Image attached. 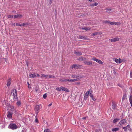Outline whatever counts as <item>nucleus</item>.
Segmentation results:
<instances>
[{"label":"nucleus","mask_w":132,"mask_h":132,"mask_svg":"<svg viewBox=\"0 0 132 132\" xmlns=\"http://www.w3.org/2000/svg\"><path fill=\"white\" fill-rule=\"evenodd\" d=\"M5 61L7 62V59H5Z\"/></svg>","instance_id":"obj_58"},{"label":"nucleus","mask_w":132,"mask_h":132,"mask_svg":"<svg viewBox=\"0 0 132 132\" xmlns=\"http://www.w3.org/2000/svg\"><path fill=\"white\" fill-rule=\"evenodd\" d=\"M13 95V96L17 95V93L16 90L15 89H13L12 92Z\"/></svg>","instance_id":"obj_7"},{"label":"nucleus","mask_w":132,"mask_h":132,"mask_svg":"<svg viewBox=\"0 0 132 132\" xmlns=\"http://www.w3.org/2000/svg\"><path fill=\"white\" fill-rule=\"evenodd\" d=\"M129 102L131 104V105L132 106V96H130L129 97Z\"/></svg>","instance_id":"obj_17"},{"label":"nucleus","mask_w":132,"mask_h":132,"mask_svg":"<svg viewBox=\"0 0 132 132\" xmlns=\"http://www.w3.org/2000/svg\"><path fill=\"white\" fill-rule=\"evenodd\" d=\"M41 106L40 105H36L35 107V113L36 114H37L39 112V110L41 108Z\"/></svg>","instance_id":"obj_2"},{"label":"nucleus","mask_w":132,"mask_h":132,"mask_svg":"<svg viewBox=\"0 0 132 132\" xmlns=\"http://www.w3.org/2000/svg\"><path fill=\"white\" fill-rule=\"evenodd\" d=\"M55 16H56L57 14H56V11H55Z\"/></svg>","instance_id":"obj_56"},{"label":"nucleus","mask_w":132,"mask_h":132,"mask_svg":"<svg viewBox=\"0 0 132 132\" xmlns=\"http://www.w3.org/2000/svg\"><path fill=\"white\" fill-rule=\"evenodd\" d=\"M93 0H88V1L90 2H92Z\"/></svg>","instance_id":"obj_59"},{"label":"nucleus","mask_w":132,"mask_h":132,"mask_svg":"<svg viewBox=\"0 0 132 132\" xmlns=\"http://www.w3.org/2000/svg\"><path fill=\"white\" fill-rule=\"evenodd\" d=\"M123 129L125 131H127V130L128 129V128H127V127H123Z\"/></svg>","instance_id":"obj_35"},{"label":"nucleus","mask_w":132,"mask_h":132,"mask_svg":"<svg viewBox=\"0 0 132 132\" xmlns=\"http://www.w3.org/2000/svg\"><path fill=\"white\" fill-rule=\"evenodd\" d=\"M119 40V39L118 38L116 37L112 39H109V41H111L112 42H115L116 41H118Z\"/></svg>","instance_id":"obj_5"},{"label":"nucleus","mask_w":132,"mask_h":132,"mask_svg":"<svg viewBox=\"0 0 132 132\" xmlns=\"http://www.w3.org/2000/svg\"><path fill=\"white\" fill-rule=\"evenodd\" d=\"M126 96L125 95H123V97H122V100H125L126 99Z\"/></svg>","instance_id":"obj_43"},{"label":"nucleus","mask_w":132,"mask_h":132,"mask_svg":"<svg viewBox=\"0 0 132 132\" xmlns=\"http://www.w3.org/2000/svg\"><path fill=\"white\" fill-rule=\"evenodd\" d=\"M84 63L85 64H87V65H90L92 64V62L89 61H87L85 62H84Z\"/></svg>","instance_id":"obj_12"},{"label":"nucleus","mask_w":132,"mask_h":132,"mask_svg":"<svg viewBox=\"0 0 132 132\" xmlns=\"http://www.w3.org/2000/svg\"><path fill=\"white\" fill-rule=\"evenodd\" d=\"M9 127L12 129H14L17 128V126L15 124L11 123L9 125Z\"/></svg>","instance_id":"obj_3"},{"label":"nucleus","mask_w":132,"mask_h":132,"mask_svg":"<svg viewBox=\"0 0 132 132\" xmlns=\"http://www.w3.org/2000/svg\"><path fill=\"white\" fill-rule=\"evenodd\" d=\"M56 89L57 91H62L61 86V87H57L56 88Z\"/></svg>","instance_id":"obj_19"},{"label":"nucleus","mask_w":132,"mask_h":132,"mask_svg":"<svg viewBox=\"0 0 132 132\" xmlns=\"http://www.w3.org/2000/svg\"><path fill=\"white\" fill-rule=\"evenodd\" d=\"M74 53L78 55H82V53L81 52H77L76 51L74 52Z\"/></svg>","instance_id":"obj_16"},{"label":"nucleus","mask_w":132,"mask_h":132,"mask_svg":"<svg viewBox=\"0 0 132 132\" xmlns=\"http://www.w3.org/2000/svg\"><path fill=\"white\" fill-rule=\"evenodd\" d=\"M114 24L116 25H119L120 24V22H114Z\"/></svg>","instance_id":"obj_30"},{"label":"nucleus","mask_w":132,"mask_h":132,"mask_svg":"<svg viewBox=\"0 0 132 132\" xmlns=\"http://www.w3.org/2000/svg\"><path fill=\"white\" fill-rule=\"evenodd\" d=\"M47 95L46 94H44L43 95V97L44 98H46V97Z\"/></svg>","instance_id":"obj_40"},{"label":"nucleus","mask_w":132,"mask_h":132,"mask_svg":"<svg viewBox=\"0 0 132 132\" xmlns=\"http://www.w3.org/2000/svg\"><path fill=\"white\" fill-rule=\"evenodd\" d=\"M92 93V91L91 89H89L88 90V91L85 94V95L84 97V99L85 100H86L88 98L89 94H91Z\"/></svg>","instance_id":"obj_1"},{"label":"nucleus","mask_w":132,"mask_h":132,"mask_svg":"<svg viewBox=\"0 0 132 132\" xmlns=\"http://www.w3.org/2000/svg\"><path fill=\"white\" fill-rule=\"evenodd\" d=\"M7 16L8 18H12L13 17V15H8Z\"/></svg>","instance_id":"obj_29"},{"label":"nucleus","mask_w":132,"mask_h":132,"mask_svg":"<svg viewBox=\"0 0 132 132\" xmlns=\"http://www.w3.org/2000/svg\"><path fill=\"white\" fill-rule=\"evenodd\" d=\"M78 80L77 79H66V81H68L70 82H74L76 81H77Z\"/></svg>","instance_id":"obj_10"},{"label":"nucleus","mask_w":132,"mask_h":132,"mask_svg":"<svg viewBox=\"0 0 132 132\" xmlns=\"http://www.w3.org/2000/svg\"><path fill=\"white\" fill-rule=\"evenodd\" d=\"M35 90L36 92H37L38 91V89L36 88L35 89Z\"/></svg>","instance_id":"obj_53"},{"label":"nucleus","mask_w":132,"mask_h":132,"mask_svg":"<svg viewBox=\"0 0 132 132\" xmlns=\"http://www.w3.org/2000/svg\"><path fill=\"white\" fill-rule=\"evenodd\" d=\"M119 119H115L113 120V122L114 123H115L116 122L118 121Z\"/></svg>","instance_id":"obj_23"},{"label":"nucleus","mask_w":132,"mask_h":132,"mask_svg":"<svg viewBox=\"0 0 132 132\" xmlns=\"http://www.w3.org/2000/svg\"><path fill=\"white\" fill-rule=\"evenodd\" d=\"M126 120L125 119H122L119 122V124L120 125H122L126 122Z\"/></svg>","instance_id":"obj_11"},{"label":"nucleus","mask_w":132,"mask_h":132,"mask_svg":"<svg viewBox=\"0 0 132 132\" xmlns=\"http://www.w3.org/2000/svg\"><path fill=\"white\" fill-rule=\"evenodd\" d=\"M10 84H11L10 82V81H8L7 82V86H10Z\"/></svg>","instance_id":"obj_37"},{"label":"nucleus","mask_w":132,"mask_h":132,"mask_svg":"<svg viewBox=\"0 0 132 132\" xmlns=\"http://www.w3.org/2000/svg\"><path fill=\"white\" fill-rule=\"evenodd\" d=\"M98 34V32H95L94 33L92 34V35L93 36H95Z\"/></svg>","instance_id":"obj_34"},{"label":"nucleus","mask_w":132,"mask_h":132,"mask_svg":"<svg viewBox=\"0 0 132 132\" xmlns=\"http://www.w3.org/2000/svg\"><path fill=\"white\" fill-rule=\"evenodd\" d=\"M16 104L18 106H19L21 105V102L20 101H17Z\"/></svg>","instance_id":"obj_28"},{"label":"nucleus","mask_w":132,"mask_h":132,"mask_svg":"<svg viewBox=\"0 0 132 132\" xmlns=\"http://www.w3.org/2000/svg\"><path fill=\"white\" fill-rule=\"evenodd\" d=\"M114 22H110V24L111 25H114Z\"/></svg>","instance_id":"obj_42"},{"label":"nucleus","mask_w":132,"mask_h":132,"mask_svg":"<svg viewBox=\"0 0 132 132\" xmlns=\"http://www.w3.org/2000/svg\"><path fill=\"white\" fill-rule=\"evenodd\" d=\"M60 81H62V82L65 81H66V79H65V80L61 79L60 80Z\"/></svg>","instance_id":"obj_39"},{"label":"nucleus","mask_w":132,"mask_h":132,"mask_svg":"<svg viewBox=\"0 0 132 132\" xmlns=\"http://www.w3.org/2000/svg\"><path fill=\"white\" fill-rule=\"evenodd\" d=\"M52 1L51 0H49V4L50 5L52 3Z\"/></svg>","instance_id":"obj_45"},{"label":"nucleus","mask_w":132,"mask_h":132,"mask_svg":"<svg viewBox=\"0 0 132 132\" xmlns=\"http://www.w3.org/2000/svg\"><path fill=\"white\" fill-rule=\"evenodd\" d=\"M110 21H104V22L105 23H110Z\"/></svg>","instance_id":"obj_46"},{"label":"nucleus","mask_w":132,"mask_h":132,"mask_svg":"<svg viewBox=\"0 0 132 132\" xmlns=\"http://www.w3.org/2000/svg\"><path fill=\"white\" fill-rule=\"evenodd\" d=\"M92 60L96 61V62L98 63V61L99 60L97 59L95 57H93V58L92 59Z\"/></svg>","instance_id":"obj_20"},{"label":"nucleus","mask_w":132,"mask_h":132,"mask_svg":"<svg viewBox=\"0 0 132 132\" xmlns=\"http://www.w3.org/2000/svg\"><path fill=\"white\" fill-rule=\"evenodd\" d=\"M35 121H36V122H37L38 120H37V119H35Z\"/></svg>","instance_id":"obj_57"},{"label":"nucleus","mask_w":132,"mask_h":132,"mask_svg":"<svg viewBox=\"0 0 132 132\" xmlns=\"http://www.w3.org/2000/svg\"><path fill=\"white\" fill-rule=\"evenodd\" d=\"M94 4V6H97L98 5V3H95Z\"/></svg>","instance_id":"obj_44"},{"label":"nucleus","mask_w":132,"mask_h":132,"mask_svg":"<svg viewBox=\"0 0 132 132\" xmlns=\"http://www.w3.org/2000/svg\"><path fill=\"white\" fill-rule=\"evenodd\" d=\"M27 84L28 85V87L29 88V89H30L31 88V87L30 86V84L28 82H27Z\"/></svg>","instance_id":"obj_41"},{"label":"nucleus","mask_w":132,"mask_h":132,"mask_svg":"<svg viewBox=\"0 0 132 132\" xmlns=\"http://www.w3.org/2000/svg\"><path fill=\"white\" fill-rule=\"evenodd\" d=\"M90 96L93 100H95V98L93 97V96L92 94H90Z\"/></svg>","instance_id":"obj_27"},{"label":"nucleus","mask_w":132,"mask_h":132,"mask_svg":"<svg viewBox=\"0 0 132 132\" xmlns=\"http://www.w3.org/2000/svg\"><path fill=\"white\" fill-rule=\"evenodd\" d=\"M123 60L120 58L119 59V63H121L123 62Z\"/></svg>","instance_id":"obj_32"},{"label":"nucleus","mask_w":132,"mask_h":132,"mask_svg":"<svg viewBox=\"0 0 132 132\" xmlns=\"http://www.w3.org/2000/svg\"><path fill=\"white\" fill-rule=\"evenodd\" d=\"M13 99L14 100H17L18 99V97L17 96V95H15L13 96Z\"/></svg>","instance_id":"obj_24"},{"label":"nucleus","mask_w":132,"mask_h":132,"mask_svg":"<svg viewBox=\"0 0 132 132\" xmlns=\"http://www.w3.org/2000/svg\"><path fill=\"white\" fill-rule=\"evenodd\" d=\"M106 10H107V11H111V9H106Z\"/></svg>","instance_id":"obj_49"},{"label":"nucleus","mask_w":132,"mask_h":132,"mask_svg":"<svg viewBox=\"0 0 132 132\" xmlns=\"http://www.w3.org/2000/svg\"><path fill=\"white\" fill-rule=\"evenodd\" d=\"M28 24L27 23H23L22 24H21V26H26L27 25H28Z\"/></svg>","instance_id":"obj_36"},{"label":"nucleus","mask_w":132,"mask_h":132,"mask_svg":"<svg viewBox=\"0 0 132 132\" xmlns=\"http://www.w3.org/2000/svg\"><path fill=\"white\" fill-rule=\"evenodd\" d=\"M29 76L30 78H34L35 77H37V76L35 73H30L29 74Z\"/></svg>","instance_id":"obj_9"},{"label":"nucleus","mask_w":132,"mask_h":132,"mask_svg":"<svg viewBox=\"0 0 132 132\" xmlns=\"http://www.w3.org/2000/svg\"><path fill=\"white\" fill-rule=\"evenodd\" d=\"M90 6H91L94 7V4H92L90 5Z\"/></svg>","instance_id":"obj_51"},{"label":"nucleus","mask_w":132,"mask_h":132,"mask_svg":"<svg viewBox=\"0 0 132 132\" xmlns=\"http://www.w3.org/2000/svg\"><path fill=\"white\" fill-rule=\"evenodd\" d=\"M48 78V75H45L44 74H42L41 75V78Z\"/></svg>","instance_id":"obj_13"},{"label":"nucleus","mask_w":132,"mask_h":132,"mask_svg":"<svg viewBox=\"0 0 132 132\" xmlns=\"http://www.w3.org/2000/svg\"><path fill=\"white\" fill-rule=\"evenodd\" d=\"M113 60L114 61L116 62L117 63H119V59H118L117 58H114Z\"/></svg>","instance_id":"obj_21"},{"label":"nucleus","mask_w":132,"mask_h":132,"mask_svg":"<svg viewBox=\"0 0 132 132\" xmlns=\"http://www.w3.org/2000/svg\"><path fill=\"white\" fill-rule=\"evenodd\" d=\"M119 129L118 128H112V130L113 131H118Z\"/></svg>","instance_id":"obj_18"},{"label":"nucleus","mask_w":132,"mask_h":132,"mask_svg":"<svg viewBox=\"0 0 132 132\" xmlns=\"http://www.w3.org/2000/svg\"><path fill=\"white\" fill-rule=\"evenodd\" d=\"M52 105V103H50L49 104L48 106H51Z\"/></svg>","instance_id":"obj_55"},{"label":"nucleus","mask_w":132,"mask_h":132,"mask_svg":"<svg viewBox=\"0 0 132 132\" xmlns=\"http://www.w3.org/2000/svg\"><path fill=\"white\" fill-rule=\"evenodd\" d=\"M82 67V66L79 65H73L72 67V68H74L76 69L80 68Z\"/></svg>","instance_id":"obj_4"},{"label":"nucleus","mask_w":132,"mask_h":132,"mask_svg":"<svg viewBox=\"0 0 132 132\" xmlns=\"http://www.w3.org/2000/svg\"><path fill=\"white\" fill-rule=\"evenodd\" d=\"M36 75V76H37L36 77H39L40 76V75L39 74H37Z\"/></svg>","instance_id":"obj_52"},{"label":"nucleus","mask_w":132,"mask_h":132,"mask_svg":"<svg viewBox=\"0 0 132 132\" xmlns=\"http://www.w3.org/2000/svg\"><path fill=\"white\" fill-rule=\"evenodd\" d=\"M62 88V91H65L66 92H69V90L67 88H65L64 87L61 86Z\"/></svg>","instance_id":"obj_6"},{"label":"nucleus","mask_w":132,"mask_h":132,"mask_svg":"<svg viewBox=\"0 0 132 132\" xmlns=\"http://www.w3.org/2000/svg\"><path fill=\"white\" fill-rule=\"evenodd\" d=\"M84 38H85V37L82 36H79V37H78V38L79 39H84Z\"/></svg>","instance_id":"obj_33"},{"label":"nucleus","mask_w":132,"mask_h":132,"mask_svg":"<svg viewBox=\"0 0 132 132\" xmlns=\"http://www.w3.org/2000/svg\"><path fill=\"white\" fill-rule=\"evenodd\" d=\"M112 108L113 109H116V106L115 105L113 104L112 105Z\"/></svg>","instance_id":"obj_38"},{"label":"nucleus","mask_w":132,"mask_h":132,"mask_svg":"<svg viewBox=\"0 0 132 132\" xmlns=\"http://www.w3.org/2000/svg\"><path fill=\"white\" fill-rule=\"evenodd\" d=\"M12 116V114L11 113L9 112L7 115V117L9 118H11Z\"/></svg>","instance_id":"obj_14"},{"label":"nucleus","mask_w":132,"mask_h":132,"mask_svg":"<svg viewBox=\"0 0 132 132\" xmlns=\"http://www.w3.org/2000/svg\"><path fill=\"white\" fill-rule=\"evenodd\" d=\"M22 15L19 14H18L16 15H14V18H20L22 17Z\"/></svg>","instance_id":"obj_8"},{"label":"nucleus","mask_w":132,"mask_h":132,"mask_svg":"<svg viewBox=\"0 0 132 132\" xmlns=\"http://www.w3.org/2000/svg\"><path fill=\"white\" fill-rule=\"evenodd\" d=\"M98 63H99V64H103V63L102 62V61L101 60H100L98 61Z\"/></svg>","instance_id":"obj_31"},{"label":"nucleus","mask_w":132,"mask_h":132,"mask_svg":"<svg viewBox=\"0 0 132 132\" xmlns=\"http://www.w3.org/2000/svg\"><path fill=\"white\" fill-rule=\"evenodd\" d=\"M21 24H20L18 23H16V25L17 26H21Z\"/></svg>","instance_id":"obj_48"},{"label":"nucleus","mask_w":132,"mask_h":132,"mask_svg":"<svg viewBox=\"0 0 132 132\" xmlns=\"http://www.w3.org/2000/svg\"><path fill=\"white\" fill-rule=\"evenodd\" d=\"M126 127H127V128H128V129H129L130 128V126L129 125H128L127 126H126Z\"/></svg>","instance_id":"obj_47"},{"label":"nucleus","mask_w":132,"mask_h":132,"mask_svg":"<svg viewBox=\"0 0 132 132\" xmlns=\"http://www.w3.org/2000/svg\"><path fill=\"white\" fill-rule=\"evenodd\" d=\"M82 29L83 30H85L86 31L89 30L90 29V28L89 27L82 28Z\"/></svg>","instance_id":"obj_15"},{"label":"nucleus","mask_w":132,"mask_h":132,"mask_svg":"<svg viewBox=\"0 0 132 132\" xmlns=\"http://www.w3.org/2000/svg\"><path fill=\"white\" fill-rule=\"evenodd\" d=\"M72 77L73 78H77V77H79V76L77 75H72Z\"/></svg>","instance_id":"obj_22"},{"label":"nucleus","mask_w":132,"mask_h":132,"mask_svg":"<svg viewBox=\"0 0 132 132\" xmlns=\"http://www.w3.org/2000/svg\"><path fill=\"white\" fill-rule=\"evenodd\" d=\"M130 76L131 78H132V72H131L130 73Z\"/></svg>","instance_id":"obj_50"},{"label":"nucleus","mask_w":132,"mask_h":132,"mask_svg":"<svg viewBox=\"0 0 132 132\" xmlns=\"http://www.w3.org/2000/svg\"><path fill=\"white\" fill-rule=\"evenodd\" d=\"M77 59L79 60H85V59L82 57H81L78 58Z\"/></svg>","instance_id":"obj_26"},{"label":"nucleus","mask_w":132,"mask_h":132,"mask_svg":"<svg viewBox=\"0 0 132 132\" xmlns=\"http://www.w3.org/2000/svg\"><path fill=\"white\" fill-rule=\"evenodd\" d=\"M48 78H55V76H52L51 75H48Z\"/></svg>","instance_id":"obj_25"},{"label":"nucleus","mask_w":132,"mask_h":132,"mask_svg":"<svg viewBox=\"0 0 132 132\" xmlns=\"http://www.w3.org/2000/svg\"><path fill=\"white\" fill-rule=\"evenodd\" d=\"M86 119V117H83L82 118V119H84V120L85 119Z\"/></svg>","instance_id":"obj_54"}]
</instances>
